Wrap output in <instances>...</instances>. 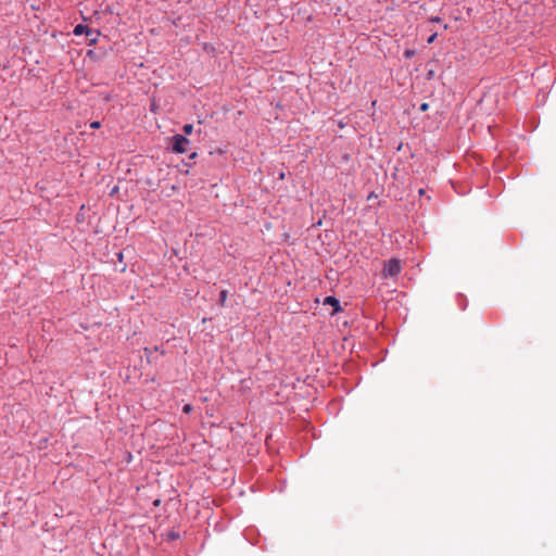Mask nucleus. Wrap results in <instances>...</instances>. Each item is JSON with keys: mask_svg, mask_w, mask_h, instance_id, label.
Here are the masks:
<instances>
[{"mask_svg": "<svg viewBox=\"0 0 556 556\" xmlns=\"http://www.w3.org/2000/svg\"><path fill=\"white\" fill-rule=\"evenodd\" d=\"M73 34L75 36H81L85 34V37H90L88 42L89 46L96 45L99 36L101 35L99 29H92L84 24H77L74 27Z\"/></svg>", "mask_w": 556, "mask_h": 556, "instance_id": "f257e3e1", "label": "nucleus"}, {"mask_svg": "<svg viewBox=\"0 0 556 556\" xmlns=\"http://www.w3.org/2000/svg\"><path fill=\"white\" fill-rule=\"evenodd\" d=\"M189 143V139L180 134L174 135L170 140L172 150L176 153H185Z\"/></svg>", "mask_w": 556, "mask_h": 556, "instance_id": "f03ea898", "label": "nucleus"}, {"mask_svg": "<svg viewBox=\"0 0 556 556\" xmlns=\"http://www.w3.org/2000/svg\"><path fill=\"white\" fill-rule=\"evenodd\" d=\"M402 270L401 262L396 258L389 260L384 263L383 276L384 277H396Z\"/></svg>", "mask_w": 556, "mask_h": 556, "instance_id": "7ed1b4c3", "label": "nucleus"}, {"mask_svg": "<svg viewBox=\"0 0 556 556\" xmlns=\"http://www.w3.org/2000/svg\"><path fill=\"white\" fill-rule=\"evenodd\" d=\"M324 304L325 305H330L333 307V311L331 312V315H334L337 314L341 307H340V302L337 298L334 296H327L325 300H324Z\"/></svg>", "mask_w": 556, "mask_h": 556, "instance_id": "20e7f679", "label": "nucleus"}, {"mask_svg": "<svg viewBox=\"0 0 556 556\" xmlns=\"http://www.w3.org/2000/svg\"><path fill=\"white\" fill-rule=\"evenodd\" d=\"M193 125L192 124H186L182 127V130L186 135H190L192 132Z\"/></svg>", "mask_w": 556, "mask_h": 556, "instance_id": "39448f33", "label": "nucleus"}, {"mask_svg": "<svg viewBox=\"0 0 556 556\" xmlns=\"http://www.w3.org/2000/svg\"><path fill=\"white\" fill-rule=\"evenodd\" d=\"M166 536L168 540L174 541L179 538V533H177L175 531H169Z\"/></svg>", "mask_w": 556, "mask_h": 556, "instance_id": "423d86ee", "label": "nucleus"}, {"mask_svg": "<svg viewBox=\"0 0 556 556\" xmlns=\"http://www.w3.org/2000/svg\"><path fill=\"white\" fill-rule=\"evenodd\" d=\"M226 299H227V291L226 290L220 291V296H219L220 305H224Z\"/></svg>", "mask_w": 556, "mask_h": 556, "instance_id": "0eeeda50", "label": "nucleus"}, {"mask_svg": "<svg viewBox=\"0 0 556 556\" xmlns=\"http://www.w3.org/2000/svg\"><path fill=\"white\" fill-rule=\"evenodd\" d=\"M101 127V123L99 121H93L90 123V128L98 129Z\"/></svg>", "mask_w": 556, "mask_h": 556, "instance_id": "6e6552de", "label": "nucleus"}, {"mask_svg": "<svg viewBox=\"0 0 556 556\" xmlns=\"http://www.w3.org/2000/svg\"><path fill=\"white\" fill-rule=\"evenodd\" d=\"M103 101L110 102L113 100V96L111 93H103L102 94Z\"/></svg>", "mask_w": 556, "mask_h": 556, "instance_id": "1a4fd4ad", "label": "nucleus"}, {"mask_svg": "<svg viewBox=\"0 0 556 556\" xmlns=\"http://www.w3.org/2000/svg\"><path fill=\"white\" fill-rule=\"evenodd\" d=\"M435 38H437V34H432V35L428 38L427 42H428V43H432V42L435 40Z\"/></svg>", "mask_w": 556, "mask_h": 556, "instance_id": "9d476101", "label": "nucleus"}, {"mask_svg": "<svg viewBox=\"0 0 556 556\" xmlns=\"http://www.w3.org/2000/svg\"><path fill=\"white\" fill-rule=\"evenodd\" d=\"M191 409H192V408H191V405H190V404H186V405L184 406V408H182V410H184L185 413H189V412H191Z\"/></svg>", "mask_w": 556, "mask_h": 556, "instance_id": "9b49d317", "label": "nucleus"}, {"mask_svg": "<svg viewBox=\"0 0 556 556\" xmlns=\"http://www.w3.org/2000/svg\"><path fill=\"white\" fill-rule=\"evenodd\" d=\"M428 108H429V104H428V103H422V104L420 105V111L426 112V111L428 110Z\"/></svg>", "mask_w": 556, "mask_h": 556, "instance_id": "f8f14e48", "label": "nucleus"}, {"mask_svg": "<svg viewBox=\"0 0 556 556\" xmlns=\"http://www.w3.org/2000/svg\"><path fill=\"white\" fill-rule=\"evenodd\" d=\"M153 505H154V506H160V505H161V500H160V498L155 500V501L153 502Z\"/></svg>", "mask_w": 556, "mask_h": 556, "instance_id": "ddd939ff", "label": "nucleus"}, {"mask_svg": "<svg viewBox=\"0 0 556 556\" xmlns=\"http://www.w3.org/2000/svg\"><path fill=\"white\" fill-rule=\"evenodd\" d=\"M412 55H413L412 51H409V50L405 51V56L406 58H410Z\"/></svg>", "mask_w": 556, "mask_h": 556, "instance_id": "4468645a", "label": "nucleus"}, {"mask_svg": "<svg viewBox=\"0 0 556 556\" xmlns=\"http://www.w3.org/2000/svg\"><path fill=\"white\" fill-rule=\"evenodd\" d=\"M228 476H229V477H228V479H229V481H230V483H231V482L233 481V476H232V473H231V472H228Z\"/></svg>", "mask_w": 556, "mask_h": 556, "instance_id": "2eb2a0df", "label": "nucleus"}, {"mask_svg": "<svg viewBox=\"0 0 556 556\" xmlns=\"http://www.w3.org/2000/svg\"><path fill=\"white\" fill-rule=\"evenodd\" d=\"M440 21H441V20H440V17H432V18H431V22L439 23Z\"/></svg>", "mask_w": 556, "mask_h": 556, "instance_id": "dca6fc26", "label": "nucleus"}, {"mask_svg": "<svg viewBox=\"0 0 556 556\" xmlns=\"http://www.w3.org/2000/svg\"><path fill=\"white\" fill-rule=\"evenodd\" d=\"M195 156H197V152H192V153L189 155V157H190V159H194Z\"/></svg>", "mask_w": 556, "mask_h": 556, "instance_id": "f3484780", "label": "nucleus"}]
</instances>
